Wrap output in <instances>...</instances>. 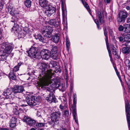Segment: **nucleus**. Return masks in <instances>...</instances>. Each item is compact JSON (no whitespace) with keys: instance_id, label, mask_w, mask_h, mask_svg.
Segmentation results:
<instances>
[{"instance_id":"obj_1","label":"nucleus","mask_w":130,"mask_h":130,"mask_svg":"<svg viewBox=\"0 0 130 130\" xmlns=\"http://www.w3.org/2000/svg\"><path fill=\"white\" fill-rule=\"evenodd\" d=\"M40 69L41 70L40 76V78L42 81L41 85L42 88H45L46 90L50 92L51 91L50 89L48 88L46 86H48L49 84H52L53 88L59 87L62 91L65 90L64 86L63 85H60V83L56 79H51L52 76L54 74V72L57 73L58 71L56 70L53 71L51 69H48L47 64L44 62L41 63Z\"/></svg>"},{"instance_id":"obj_2","label":"nucleus","mask_w":130,"mask_h":130,"mask_svg":"<svg viewBox=\"0 0 130 130\" xmlns=\"http://www.w3.org/2000/svg\"><path fill=\"white\" fill-rule=\"evenodd\" d=\"M39 3L41 6L46 9L45 13L47 17L50 16L55 12V8L51 5H48L47 0H39Z\"/></svg>"},{"instance_id":"obj_3","label":"nucleus","mask_w":130,"mask_h":130,"mask_svg":"<svg viewBox=\"0 0 130 130\" xmlns=\"http://www.w3.org/2000/svg\"><path fill=\"white\" fill-rule=\"evenodd\" d=\"M26 100L28 104L31 107L39 105L40 102V99L39 97H37L36 99L34 96L27 97Z\"/></svg>"},{"instance_id":"obj_4","label":"nucleus","mask_w":130,"mask_h":130,"mask_svg":"<svg viewBox=\"0 0 130 130\" xmlns=\"http://www.w3.org/2000/svg\"><path fill=\"white\" fill-rule=\"evenodd\" d=\"M1 47V51L7 54L10 53L13 48L12 44L7 42L3 43L2 44Z\"/></svg>"},{"instance_id":"obj_5","label":"nucleus","mask_w":130,"mask_h":130,"mask_svg":"<svg viewBox=\"0 0 130 130\" xmlns=\"http://www.w3.org/2000/svg\"><path fill=\"white\" fill-rule=\"evenodd\" d=\"M53 31L52 27L50 26H47L42 31V33L45 37L50 38L52 36V33Z\"/></svg>"},{"instance_id":"obj_6","label":"nucleus","mask_w":130,"mask_h":130,"mask_svg":"<svg viewBox=\"0 0 130 130\" xmlns=\"http://www.w3.org/2000/svg\"><path fill=\"white\" fill-rule=\"evenodd\" d=\"M51 118L52 122L53 123H57L60 118L61 113L59 111L52 113L51 114Z\"/></svg>"},{"instance_id":"obj_7","label":"nucleus","mask_w":130,"mask_h":130,"mask_svg":"<svg viewBox=\"0 0 130 130\" xmlns=\"http://www.w3.org/2000/svg\"><path fill=\"white\" fill-rule=\"evenodd\" d=\"M125 107L127 120L129 130H130V114H129L130 110H129L130 107L128 102L127 101L125 102Z\"/></svg>"},{"instance_id":"obj_8","label":"nucleus","mask_w":130,"mask_h":130,"mask_svg":"<svg viewBox=\"0 0 130 130\" xmlns=\"http://www.w3.org/2000/svg\"><path fill=\"white\" fill-rule=\"evenodd\" d=\"M40 55L43 59L48 60L51 57L50 51L47 49H43L40 52Z\"/></svg>"},{"instance_id":"obj_9","label":"nucleus","mask_w":130,"mask_h":130,"mask_svg":"<svg viewBox=\"0 0 130 130\" xmlns=\"http://www.w3.org/2000/svg\"><path fill=\"white\" fill-rule=\"evenodd\" d=\"M47 23L50 25L57 27L59 25L60 23V20L59 18L54 19L50 20L48 21Z\"/></svg>"},{"instance_id":"obj_10","label":"nucleus","mask_w":130,"mask_h":130,"mask_svg":"<svg viewBox=\"0 0 130 130\" xmlns=\"http://www.w3.org/2000/svg\"><path fill=\"white\" fill-rule=\"evenodd\" d=\"M8 10L9 13L12 15H15L19 13V11L17 9H16L10 5L8 7Z\"/></svg>"},{"instance_id":"obj_11","label":"nucleus","mask_w":130,"mask_h":130,"mask_svg":"<svg viewBox=\"0 0 130 130\" xmlns=\"http://www.w3.org/2000/svg\"><path fill=\"white\" fill-rule=\"evenodd\" d=\"M37 48L35 47L31 48L28 52L29 56L34 58L36 57V54L37 53Z\"/></svg>"},{"instance_id":"obj_12","label":"nucleus","mask_w":130,"mask_h":130,"mask_svg":"<svg viewBox=\"0 0 130 130\" xmlns=\"http://www.w3.org/2000/svg\"><path fill=\"white\" fill-rule=\"evenodd\" d=\"M46 100L48 102L51 103L52 102L56 103L57 101V100L54 94L52 93H50L48 97L46 98Z\"/></svg>"},{"instance_id":"obj_13","label":"nucleus","mask_w":130,"mask_h":130,"mask_svg":"<svg viewBox=\"0 0 130 130\" xmlns=\"http://www.w3.org/2000/svg\"><path fill=\"white\" fill-rule=\"evenodd\" d=\"M24 90V87L22 86H17L13 88L12 90L15 93L22 92Z\"/></svg>"},{"instance_id":"obj_14","label":"nucleus","mask_w":130,"mask_h":130,"mask_svg":"<svg viewBox=\"0 0 130 130\" xmlns=\"http://www.w3.org/2000/svg\"><path fill=\"white\" fill-rule=\"evenodd\" d=\"M96 15L97 17H98L101 24H102L104 23V16L103 13L98 11L96 12Z\"/></svg>"},{"instance_id":"obj_15","label":"nucleus","mask_w":130,"mask_h":130,"mask_svg":"<svg viewBox=\"0 0 130 130\" xmlns=\"http://www.w3.org/2000/svg\"><path fill=\"white\" fill-rule=\"evenodd\" d=\"M47 38H44L41 35L39 34L37 35L36 38V39H39L40 41L42 42L43 43H46L49 41Z\"/></svg>"},{"instance_id":"obj_16","label":"nucleus","mask_w":130,"mask_h":130,"mask_svg":"<svg viewBox=\"0 0 130 130\" xmlns=\"http://www.w3.org/2000/svg\"><path fill=\"white\" fill-rule=\"evenodd\" d=\"M8 56V54L1 51H0V61L6 60Z\"/></svg>"},{"instance_id":"obj_17","label":"nucleus","mask_w":130,"mask_h":130,"mask_svg":"<svg viewBox=\"0 0 130 130\" xmlns=\"http://www.w3.org/2000/svg\"><path fill=\"white\" fill-rule=\"evenodd\" d=\"M73 105L72 106V109H76L77 103V96L75 93L73 94Z\"/></svg>"},{"instance_id":"obj_18","label":"nucleus","mask_w":130,"mask_h":130,"mask_svg":"<svg viewBox=\"0 0 130 130\" xmlns=\"http://www.w3.org/2000/svg\"><path fill=\"white\" fill-rule=\"evenodd\" d=\"M19 28L18 25L15 23L13 27L12 28V31L14 33L15 32L18 33L19 31Z\"/></svg>"},{"instance_id":"obj_19","label":"nucleus","mask_w":130,"mask_h":130,"mask_svg":"<svg viewBox=\"0 0 130 130\" xmlns=\"http://www.w3.org/2000/svg\"><path fill=\"white\" fill-rule=\"evenodd\" d=\"M127 14L128 13L126 11L122 10L120 11L118 15L125 19L127 17Z\"/></svg>"},{"instance_id":"obj_20","label":"nucleus","mask_w":130,"mask_h":130,"mask_svg":"<svg viewBox=\"0 0 130 130\" xmlns=\"http://www.w3.org/2000/svg\"><path fill=\"white\" fill-rule=\"evenodd\" d=\"M111 48L113 55H114L115 57L117 58H119V56L118 54L116 53L115 47L113 45H112L111 47Z\"/></svg>"},{"instance_id":"obj_21","label":"nucleus","mask_w":130,"mask_h":130,"mask_svg":"<svg viewBox=\"0 0 130 130\" xmlns=\"http://www.w3.org/2000/svg\"><path fill=\"white\" fill-rule=\"evenodd\" d=\"M124 26V31L126 33L130 32V24H125Z\"/></svg>"},{"instance_id":"obj_22","label":"nucleus","mask_w":130,"mask_h":130,"mask_svg":"<svg viewBox=\"0 0 130 130\" xmlns=\"http://www.w3.org/2000/svg\"><path fill=\"white\" fill-rule=\"evenodd\" d=\"M73 114L75 121L76 123H78V121L77 119V115L76 113V109H72Z\"/></svg>"},{"instance_id":"obj_23","label":"nucleus","mask_w":130,"mask_h":130,"mask_svg":"<svg viewBox=\"0 0 130 130\" xmlns=\"http://www.w3.org/2000/svg\"><path fill=\"white\" fill-rule=\"evenodd\" d=\"M12 91L11 89L8 88L4 91V94L5 96L7 97L8 95H9L10 94Z\"/></svg>"},{"instance_id":"obj_24","label":"nucleus","mask_w":130,"mask_h":130,"mask_svg":"<svg viewBox=\"0 0 130 130\" xmlns=\"http://www.w3.org/2000/svg\"><path fill=\"white\" fill-rule=\"evenodd\" d=\"M117 20L118 22H122L123 23L125 22V19L123 18L122 17H121L118 15L117 18Z\"/></svg>"},{"instance_id":"obj_25","label":"nucleus","mask_w":130,"mask_h":130,"mask_svg":"<svg viewBox=\"0 0 130 130\" xmlns=\"http://www.w3.org/2000/svg\"><path fill=\"white\" fill-rule=\"evenodd\" d=\"M21 65V63H19L16 66H15L13 69V70L11 71V72H13L14 73L17 71L19 70V68Z\"/></svg>"},{"instance_id":"obj_26","label":"nucleus","mask_w":130,"mask_h":130,"mask_svg":"<svg viewBox=\"0 0 130 130\" xmlns=\"http://www.w3.org/2000/svg\"><path fill=\"white\" fill-rule=\"evenodd\" d=\"M24 4L26 7L29 8L31 6V2L30 0H26L24 2Z\"/></svg>"},{"instance_id":"obj_27","label":"nucleus","mask_w":130,"mask_h":130,"mask_svg":"<svg viewBox=\"0 0 130 130\" xmlns=\"http://www.w3.org/2000/svg\"><path fill=\"white\" fill-rule=\"evenodd\" d=\"M9 77L12 79L15 80L16 79V77L15 74L13 72L11 71L9 74Z\"/></svg>"},{"instance_id":"obj_28","label":"nucleus","mask_w":130,"mask_h":130,"mask_svg":"<svg viewBox=\"0 0 130 130\" xmlns=\"http://www.w3.org/2000/svg\"><path fill=\"white\" fill-rule=\"evenodd\" d=\"M27 124L29 125L34 126L36 123V121L32 119L31 118L30 120L29 121Z\"/></svg>"},{"instance_id":"obj_29","label":"nucleus","mask_w":130,"mask_h":130,"mask_svg":"<svg viewBox=\"0 0 130 130\" xmlns=\"http://www.w3.org/2000/svg\"><path fill=\"white\" fill-rule=\"evenodd\" d=\"M83 5L84 7L86 8L87 10L90 13V14L92 16L93 18L94 19V18L91 14V10L90 9L89 6L88 5V4L87 3H84V4H83Z\"/></svg>"},{"instance_id":"obj_30","label":"nucleus","mask_w":130,"mask_h":130,"mask_svg":"<svg viewBox=\"0 0 130 130\" xmlns=\"http://www.w3.org/2000/svg\"><path fill=\"white\" fill-rule=\"evenodd\" d=\"M31 118L28 116H25L24 117L23 120L24 122H25L27 124L28 123L30 120Z\"/></svg>"},{"instance_id":"obj_31","label":"nucleus","mask_w":130,"mask_h":130,"mask_svg":"<svg viewBox=\"0 0 130 130\" xmlns=\"http://www.w3.org/2000/svg\"><path fill=\"white\" fill-rule=\"evenodd\" d=\"M59 37L58 34H56L54 36L53 38V42L55 43H57L59 40Z\"/></svg>"},{"instance_id":"obj_32","label":"nucleus","mask_w":130,"mask_h":130,"mask_svg":"<svg viewBox=\"0 0 130 130\" xmlns=\"http://www.w3.org/2000/svg\"><path fill=\"white\" fill-rule=\"evenodd\" d=\"M15 92L13 91L9 95H8L7 97V98L10 99L12 100L15 97Z\"/></svg>"},{"instance_id":"obj_33","label":"nucleus","mask_w":130,"mask_h":130,"mask_svg":"<svg viewBox=\"0 0 130 130\" xmlns=\"http://www.w3.org/2000/svg\"><path fill=\"white\" fill-rule=\"evenodd\" d=\"M51 48L52 49L51 50L52 52L53 53H57V51L58 50L57 47L55 45H51Z\"/></svg>"},{"instance_id":"obj_34","label":"nucleus","mask_w":130,"mask_h":130,"mask_svg":"<svg viewBox=\"0 0 130 130\" xmlns=\"http://www.w3.org/2000/svg\"><path fill=\"white\" fill-rule=\"evenodd\" d=\"M45 124L44 123L36 122L35 124H36V126L37 127H44Z\"/></svg>"},{"instance_id":"obj_35","label":"nucleus","mask_w":130,"mask_h":130,"mask_svg":"<svg viewBox=\"0 0 130 130\" xmlns=\"http://www.w3.org/2000/svg\"><path fill=\"white\" fill-rule=\"evenodd\" d=\"M124 39L126 41L130 42V34H128L125 36L124 37Z\"/></svg>"},{"instance_id":"obj_36","label":"nucleus","mask_w":130,"mask_h":130,"mask_svg":"<svg viewBox=\"0 0 130 130\" xmlns=\"http://www.w3.org/2000/svg\"><path fill=\"white\" fill-rule=\"evenodd\" d=\"M58 56V53H53L52 55V57L54 59H56Z\"/></svg>"},{"instance_id":"obj_37","label":"nucleus","mask_w":130,"mask_h":130,"mask_svg":"<svg viewBox=\"0 0 130 130\" xmlns=\"http://www.w3.org/2000/svg\"><path fill=\"white\" fill-rule=\"evenodd\" d=\"M104 33L106 37L105 41L106 43H107L108 42V37L107 36V32L106 30V28H105L104 29Z\"/></svg>"},{"instance_id":"obj_38","label":"nucleus","mask_w":130,"mask_h":130,"mask_svg":"<svg viewBox=\"0 0 130 130\" xmlns=\"http://www.w3.org/2000/svg\"><path fill=\"white\" fill-rule=\"evenodd\" d=\"M125 63L128 68V69H130V61L129 59H126L124 61Z\"/></svg>"},{"instance_id":"obj_39","label":"nucleus","mask_w":130,"mask_h":130,"mask_svg":"<svg viewBox=\"0 0 130 130\" xmlns=\"http://www.w3.org/2000/svg\"><path fill=\"white\" fill-rule=\"evenodd\" d=\"M122 52L124 54H128L129 52L128 49L127 48L124 47L122 49Z\"/></svg>"},{"instance_id":"obj_40","label":"nucleus","mask_w":130,"mask_h":130,"mask_svg":"<svg viewBox=\"0 0 130 130\" xmlns=\"http://www.w3.org/2000/svg\"><path fill=\"white\" fill-rule=\"evenodd\" d=\"M70 43L69 41V40L67 39H66V47L68 51L70 46Z\"/></svg>"},{"instance_id":"obj_41","label":"nucleus","mask_w":130,"mask_h":130,"mask_svg":"<svg viewBox=\"0 0 130 130\" xmlns=\"http://www.w3.org/2000/svg\"><path fill=\"white\" fill-rule=\"evenodd\" d=\"M49 65L50 67H51V68H54L55 66H56L57 64L55 62L53 61L51 62Z\"/></svg>"},{"instance_id":"obj_42","label":"nucleus","mask_w":130,"mask_h":130,"mask_svg":"<svg viewBox=\"0 0 130 130\" xmlns=\"http://www.w3.org/2000/svg\"><path fill=\"white\" fill-rule=\"evenodd\" d=\"M17 117H13L10 120V122L12 123H16L17 122Z\"/></svg>"},{"instance_id":"obj_43","label":"nucleus","mask_w":130,"mask_h":130,"mask_svg":"<svg viewBox=\"0 0 130 130\" xmlns=\"http://www.w3.org/2000/svg\"><path fill=\"white\" fill-rule=\"evenodd\" d=\"M16 126V123H12L10 122V126L11 128H14Z\"/></svg>"},{"instance_id":"obj_44","label":"nucleus","mask_w":130,"mask_h":130,"mask_svg":"<svg viewBox=\"0 0 130 130\" xmlns=\"http://www.w3.org/2000/svg\"><path fill=\"white\" fill-rule=\"evenodd\" d=\"M107 47L109 53V56L110 58V59L111 60V59H112V57L111 51L110 50L109 47H108L107 46Z\"/></svg>"},{"instance_id":"obj_45","label":"nucleus","mask_w":130,"mask_h":130,"mask_svg":"<svg viewBox=\"0 0 130 130\" xmlns=\"http://www.w3.org/2000/svg\"><path fill=\"white\" fill-rule=\"evenodd\" d=\"M124 28V26L123 27L122 25H120L118 27V30L119 31H122L123 30Z\"/></svg>"},{"instance_id":"obj_46","label":"nucleus","mask_w":130,"mask_h":130,"mask_svg":"<svg viewBox=\"0 0 130 130\" xmlns=\"http://www.w3.org/2000/svg\"><path fill=\"white\" fill-rule=\"evenodd\" d=\"M94 22H95L96 23V24L97 25V27L99 29H100V28L99 27V22L98 21L97 19L95 20Z\"/></svg>"},{"instance_id":"obj_47","label":"nucleus","mask_w":130,"mask_h":130,"mask_svg":"<svg viewBox=\"0 0 130 130\" xmlns=\"http://www.w3.org/2000/svg\"><path fill=\"white\" fill-rule=\"evenodd\" d=\"M16 18H15V17H13L12 18L11 20V22L13 23L16 22V21H17V20L16 19Z\"/></svg>"},{"instance_id":"obj_48","label":"nucleus","mask_w":130,"mask_h":130,"mask_svg":"<svg viewBox=\"0 0 130 130\" xmlns=\"http://www.w3.org/2000/svg\"><path fill=\"white\" fill-rule=\"evenodd\" d=\"M4 5V3H2L1 2H0V11L2 10Z\"/></svg>"},{"instance_id":"obj_49","label":"nucleus","mask_w":130,"mask_h":130,"mask_svg":"<svg viewBox=\"0 0 130 130\" xmlns=\"http://www.w3.org/2000/svg\"><path fill=\"white\" fill-rule=\"evenodd\" d=\"M73 89V85L71 84L70 85V93H72V90Z\"/></svg>"},{"instance_id":"obj_50","label":"nucleus","mask_w":130,"mask_h":130,"mask_svg":"<svg viewBox=\"0 0 130 130\" xmlns=\"http://www.w3.org/2000/svg\"><path fill=\"white\" fill-rule=\"evenodd\" d=\"M64 115L66 116L69 115V111L67 110H65L64 112Z\"/></svg>"},{"instance_id":"obj_51","label":"nucleus","mask_w":130,"mask_h":130,"mask_svg":"<svg viewBox=\"0 0 130 130\" xmlns=\"http://www.w3.org/2000/svg\"><path fill=\"white\" fill-rule=\"evenodd\" d=\"M120 42H122L123 40V38L122 37H120L118 38Z\"/></svg>"},{"instance_id":"obj_52","label":"nucleus","mask_w":130,"mask_h":130,"mask_svg":"<svg viewBox=\"0 0 130 130\" xmlns=\"http://www.w3.org/2000/svg\"><path fill=\"white\" fill-rule=\"evenodd\" d=\"M36 115L38 117H40L41 116L40 112H39L38 111H37V112L36 113Z\"/></svg>"},{"instance_id":"obj_53","label":"nucleus","mask_w":130,"mask_h":130,"mask_svg":"<svg viewBox=\"0 0 130 130\" xmlns=\"http://www.w3.org/2000/svg\"><path fill=\"white\" fill-rule=\"evenodd\" d=\"M62 15L63 18H64L65 16L64 10H62Z\"/></svg>"},{"instance_id":"obj_54","label":"nucleus","mask_w":130,"mask_h":130,"mask_svg":"<svg viewBox=\"0 0 130 130\" xmlns=\"http://www.w3.org/2000/svg\"><path fill=\"white\" fill-rule=\"evenodd\" d=\"M59 108L61 110H62L63 109L64 106L62 104H60L59 106Z\"/></svg>"},{"instance_id":"obj_55","label":"nucleus","mask_w":130,"mask_h":130,"mask_svg":"<svg viewBox=\"0 0 130 130\" xmlns=\"http://www.w3.org/2000/svg\"><path fill=\"white\" fill-rule=\"evenodd\" d=\"M127 23H130V16L127 19Z\"/></svg>"},{"instance_id":"obj_56","label":"nucleus","mask_w":130,"mask_h":130,"mask_svg":"<svg viewBox=\"0 0 130 130\" xmlns=\"http://www.w3.org/2000/svg\"><path fill=\"white\" fill-rule=\"evenodd\" d=\"M0 130H9V129L7 128H0Z\"/></svg>"},{"instance_id":"obj_57","label":"nucleus","mask_w":130,"mask_h":130,"mask_svg":"<svg viewBox=\"0 0 130 130\" xmlns=\"http://www.w3.org/2000/svg\"><path fill=\"white\" fill-rule=\"evenodd\" d=\"M126 9L128 10H130V7L128 6H126Z\"/></svg>"},{"instance_id":"obj_58","label":"nucleus","mask_w":130,"mask_h":130,"mask_svg":"<svg viewBox=\"0 0 130 130\" xmlns=\"http://www.w3.org/2000/svg\"><path fill=\"white\" fill-rule=\"evenodd\" d=\"M2 37V33L1 31V29H0V39H1Z\"/></svg>"},{"instance_id":"obj_59","label":"nucleus","mask_w":130,"mask_h":130,"mask_svg":"<svg viewBox=\"0 0 130 130\" xmlns=\"http://www.w3.org/2000/svg\"><path fill=\"white\" fill-rule=\"evenodd\" d=\"M110 0H106L107 3L108 4L110 3Z\"/></svg>"},{"instance_id":"obj_60","label":"nucleus","mask_w":130,"mask_h":130,"mask_svg":"<svg viewBox=\"0 0 130 130\" xmlns=\"http://www.w3.org/2000/svg\"><path fill=\"white\" fill-rule=\"evenodd\" d=\"M65 73H66V75L67 76V74H68V73H67V69H65Z\"/></svg>"},{"instance_id":"obj_61","label":"nucleus","mask_w":130,"mask_h":130,"mask_svg":"<svg viewBox=\"0 0 130 130\" xmlns=\"http://www.w3.org/2000/svg\"><path fill=\"white\" fill-rule=\"evenodd\" d=\"M116 74L118 77H119V76H120V74L119 72H118V73H116Z\"/></svg>"},{"instance_id":"obj_62","label":"nucleus","mask_w":130,"mask_h":130,"mask_svg":"<svg viewBox=\"0 0 130 130\" xmlns=\"http://www.w3.org/2000/svg\"><path fill=\"white\" fill-rule=\"evenodd\" d=\"M82 2L83 4H84V3H86V2L84 0H82Z\"/></svg>"},{"instance_id":"obj_63","label":"nucleus","mask_w":130,"mask_h":130,"mask_svg":"<svg viewBox=\"0 0 130 130\" xmlns=\"http://www.w3.org/2000/svg\"><path fill=\"white\" fill-rule=\"evenodd\" d=\"M30 130H35V129L34 128H32Z\"/></svg>"},{"instance_id":"obj_64","label":"nucleus","mask_w":130,"mask_h":130,"mask_svg":"<svg viewBox=\"0 0 130 130\" xmlns=\"http://www.w3.org/2000/svg\"><path fill=\"white\" fill-rule=\"evenodd\" d=\"M60 129L61 130H66L64 128H62Z\"/></svg>"}]
</instances>
